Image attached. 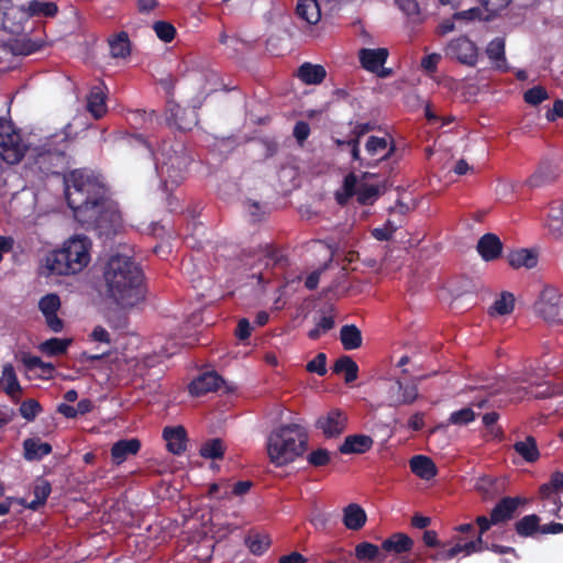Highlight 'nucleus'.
<instances>
[{
    "instance_id": "40",
    "label": "nucleus",
    "mask_w": 563,
    "mask_h": 563,
    "mask_svg": "<svg viewBox=\"0 0 563 563\" xmlns=\"http://www.w3.org/2000/svg\"><path fill=\"white\" fill-rule=\"evenodd\" d=\"M245 542L253 554L261 555L269 548L272 541L267 534L253 533Z\"/></svg>"
},
{
    "instance_id": "23",
    "label": "nucleus",
    "mask_w": 563,
    "mask_h": 563,
    "mask_svg": "<svg viewBox=\"0 0 563 563\" xmlns=\"http://www.w3.org/2000/svg\"><path fill=\"white\" fill-rule=\"evenodd\" d=\"M365 150L373 157L379 156V159H386L393 154L394 145L389 142V137L371 136L365 144Z\"/></svg>"
},
{
    "instance_id": "41",
    "label": "nucleus",
    "mask_w": 563,
    "mask_h": 563,
    "mask_svg": "<svg viewBox=\"0 0 563 563\" xmlns=\"http://www.w3.org/2000/svg\"><path fill=\"white\" fill-rule=\"evenodd\" d=\"M475 489L484 500L493 499L497 495L496 481L490 476H481L475 483Z\"/></svg>"
},
{
    "instance_id": "52",
    "label": "nucleus",
    "mask_w": 563,
    "mask_h": 563,
    "mask_svg": "<svg viewBox=\"0 0 563 563\" xmlns=\"http://www.w3.org/2000/svg\"><path fill=\"white\" fill-rule=\"evenodd\" d=\"M330 460V453L325 449H318L308 455V462L313 466H323Z\"/></svg>"
},
{
    "instance_id": "50",
    "label": "nucleus",
    "mask_w": 563,
    "mask_h": 563,
    "mask_svg": "<svg viewBox=\"0 0 563 563\" xmlns=\"http://www.w3.org/2000/svg\"><path fill=\"white\" fill-rule=\"evenodd\" d=\"M168 120H172L173 123L179 129H188V123H186L183 118L185 111L178 104L170 103L168 107Z\"/></svg>"
},
{
    "instance_id": "8",
    "label": "nucleus",
    "mask_w": 563,
    "mask_h": 563,
    "mask_svg": "<svg viewBox=\"0 0 563 563\" xmlns=\"http://www.w3.org/2000/svg\"><path fill=\"white\" fill-rule=\"evenodd\" d=\"M27 13L18 0H0V27L4 31L19 34Z\"/></svg>"
},
{
    "instance_id": "34",
    "label": "nucleus",
    "mask_w": 563,
    "mask_h": 563,
    "mask_svg": "<svg viewBox=\"0 0 563 563\" xmlns=\"http://www.w3.org/2000/svg\"><path fill=\"white\" fill-rule=\"evenodd\" d=\"M110 54L113 58H125L131 53L129 36L125 32H120L113 38L109 40Z\"/></svg>"
},
{
    "instance_id": "55",
    "label": "nucleus",
    "mask_w": 563,
    "mask_h": 563,
    "mask_svg": "<svg viewBox=\"0 0 563 563\" xmlns=\"http://www.w3.org/2000/svg\"><path fill=\"white\" fill-rule=\"evenodd\" d=\"M396 3L408 16H416L420 13V8L416 0H396Z\"/></svg>"
},
{
    "instance_id": "10",
    "label": "nucleus",
    "mask_w": 563,
    "mask_h": 563,
    "mask_svg": "<svg viewBox=\"0 0 563 563\" xmlns=\"http://www.w3.org/2000/svg\"><path fill=\"white\" fill-rule=\"evenodd\" d=\"M347 417L340 409H331L316 420V428L325 438L339 437L346 428Z\"/></svg>"
},
{
    "instance_id": "20",
    "label": "nucleus",
    "mask_w": 563,
    "mask_h": 563,
    "mask_svg": "<svg viewBox=\"0 0 563 563\" xmlns=\"http://www.w3.org/2000/svg\"><path fill=\"white\" fill-rule=\"evenodd\" d=\"M297 76L306 85H319L325 78L327 71L321 65L303 63L299 67Z\"/></svg>"
},
{
    "instance_id": "57",
    "label": "nucleus",
    "mask_w": 563,
    "mask_h": 563,
    "mask_svg": "<svg viewBox=\"0 0 563 563\" xmlns=\"http://www.w3.org/2000/svg\"><path fill=\"white\" fill-rule=\"evenodd\" d=\"M49 493L51 485L43 479L36 482L34 486V496L36 499H41L42 503H45Z\"/></svg>"
},
{
    "instance_id": "62",
    "label": "nucleus",
    "mask_w": 563,
    "mask_h": 563,
    "mask_svg": "<svg viewBox=\"0 0 563 563\" xmlns=\"http://www.w3.org/2000/svg\"><path fill=\"white\" fill-rule=\"evenodd\" d=\"M515 184L508 180L500 179L496 186V194L500 197H506L515 190Z\"/></svg>"
},
{
    "instance_id": "49",
    "label": "nucleus",
    "mask_w": 563,
    "mask_h": 563,
    "mask_svg": "<svg viewBox=\"0 0 563 563\" xmlns=\"http://www.w3.org/2000/svg\"><path fill=\"white\" fill-rule=\"evenodd\" d=\"M23 363L24 365L29 368V369H33V368H41L43 371V373H47V374H51L54 369V366L53 364L51 363H44L40 357L37 356H31V355H27V356H24L23 357Z\"/></svg>"
},
{
    "instance_id": "35",
    "label": "nucleus",
    "mask_w": 563,
    "mask_h": 563,
    "mask_svg": "<svg viewBox=\"0 0 563 563\" xmlns=\"http://www.w3.org/2000/svg\"><path fill=\"white\" fill-rule=\"evenodd\" d=\"M514 449L529 463H533L539 459L537 442L532 437H527L525 440L516 442Z\"/></svg>"
},
{
    "instance_id": "45",
    "label": "nucleus",
    "mask_w": 563,
    "mask_h": 563,
    "mask_svg": "<svg viewBox=\"0 0 563 563\" xmlns=\"http://www.w3.org/2000/svg\"><path fill=\"white\" fill-rule=\"evenodd\" d=\"M379 554V548L369 542H362L355 548V555L361 561L375 560Z\"/></svg>"
},
{
    "instance_id": "1",
    "label": "nucleus",
    "mask_w": 563,
    "mask_h": 563,
    "mask_svg": "<svg viewBox=\"0 0 563 563\" xmlns=\"http://www.w3.org/2000/svg\"><path fill=\"white\" fill-rule=\"evenodd\" d=\"M65 197L75 219L91 228L108 231L120 222L115 207L106 199V188L90 170L76 169L65 175Z\"/></svg>"
},
{
    "instance_id": "21",
    "label": "nucleus",
    "mask_w": 563,
    "mask_h": 563,
    "mask_svg": "<svg viewBox=\"0 0 563 563\" xmlns=\"http://www.w3.org/2000/svg\"><path fill=\"white\" fill-rule=\"evenodd\" d=\"M140 441L136 439L120 440L111 449V456L114 463L121 464L129 456L134 455L140 450Z\"/></svg>"
},
{
    "instance_id": "54",
    "label": "nucleus",
    "mask_w": 563,
    "mask_h": 563,
    "mask_svg": "<svg viewBox=\"0 0 563 563\" xmlns=\"http://www.w3.org/2000/svg\"><path fill=\"white\" fill-rule=\"evenodd\" d=\"M460 553H461V543L457 542L452 548H450L448 550L438 551L437 553L431 555V559L434 562H439V561L443 562V561H449V560L453 559L454 556H456Z\"/></svg>"
},
{
    "instance_id": "61",
    "label": "nucleus",
    "mask_w": 563,
    "mask_h": 563,
    "mask_svg": "<svg viewBox=\"0 0 563 563\" xmlns=\"http://www.w3.org/2000/svg\"><path fill=\"white\" fill-rule=\"evenodd\" d=\"M440 59L439 54H430L421 60V66L428 71H434Z\"/></svg>"
},
{
    "instance_id": "33",
    "label": "nucleus",
    "mask_w": 563,
    "mask_h": 563,
    "mask_svg": "<svg viewBox=\"0 0 563 563\" xmlns=\"http://www.w3.org/2000/svg\"><path fill=\"white\" fill-rule=\"evenodd\" d=\"M26 460H40L52 451L51 444L34 439H26L23 443Z\"/></svg>"
},
{
    "instance_id": "59",
    "label": "nucleus",
    "mask_w": 563,
    "mask_h": 563,
    "mask_svg": "<svg viewBox=\"0 0 563 563\" xmlns=\"http://www.w3.org/2000/svg\"><path fill=\"white\" fill-rule=\"evenodd\" d=\"M309 133H310V128H309L308 123H306L303 121H299L296 123V125L294 128V136L300 144L307 140V137L309 136Z\"/></svg>"
},
{
    "instance_id": "29",
    "label": "nucleus",
    "mask_w": 563,
    "mask_h": 563,
    "mask_svg": "<svg viewBox=\"0 0 563 563\" xmlns=\"http://www.w3.org/2000/svg\"><path fill=\"white\" fill-rule=\"evenodd\" d=\"M548 227L551 233L556 238L563 236V202L553 201L550 205L548 214Z\"/></svg>"
},
{
    "instance_id": "17",
    "label": "nucleus",
    "mask_w": 563,
    "mask_h": 563,
    "mask_svg": "<svg viewBox=\"0 0 563 563\" xmlns=\"http://www.w3.org/2000/svg\"><path fill=\"white\" fill-rule=\"evenodd\" d=\"M373 439L365 434L347 435L340 445L343 454H362L373 446Z\"/></svg>"
},
{
    "instance_id": "11",
    "label": "nucleus",
    "mask_w": 563,
    "mask_h": 563,
    "mask_svg": "<svg viewBox=\"0 0 563 563\" xmlns=\"http://www.w3.org/2000/svg\"><path fill=\"white\" fill-rule=\"evenodd\" d=\"M59 308L60 300L55 294H48L38 301V309L45 317L47 327L54 332H60L64 328L62 319L57 316Z\"/></svg>"
},
{
    "instance_id": "16",
    "label": "nucleus",
    "mask_w": 563,
    "mask_h": 563,
    "mask_svg": "<svg viewBox=\"0 0 563 563\" xmlns=\"http://www.w3.org/2000/svg\"><path fill=\"white\" fill-rule=\"evenodd\" d=\"M362 66L369 71H376L382 67L388 57L387 48H362L358 52Z\"/></svg>"
},
{
    "instance_id": "7",
    "label": "nucleus",
    "mask_w": 563,
    "mask_h": 563,
    "mask_svg": "<svg viewBox=\"0 0 563 563\" xmlns=\"http://www.w3.org/2000/svg\"><path fill=\"white\" fill-rule=\"evenodd\" d=\"M537 312L551 324L563 322L562 296L553 287H545L536 303Z\"/></svg>"
},
{
    "instance_id": "47",
    "label": "nucleus",
    "mask_w": 563,
    "mask_h": 563,
    "mask_svg": "<svg viewBox=\"0 0 563 563\" xmlns=\"http://www.w3.org/2000/svg\"><path fill=\"white\" fill-rule=\"evenodd\" d=\"M549 98L548 91L542 86H536L525 92L523 99L531 106H537Z\"/></svg>"
},
{
    "instance_id": "4",
    "label": "nucleus",
    "mask_w": 563,
    "mask_h": 563,
    "mask_svg": "<svg viewBox=\"0 0 563 563\" xmlns=\"http://www.w3.org/2000/svg\"><path fill=\"white\" fill-rule=\"evenodd\" d=\"M90 240L76 234L64 242L59 250L46 256L45 266L54 275L80 273L90 262Z\"/></svg>"
},
{
    "instance_id": "60",
    "label": "nucleus",
    "mask_w": 563,
    "mask_h": 563,
    "mask_svg": "<svg viewBox=\"0 0 563 563\" xmlns=\"http://www.w3.org/2000/svg\"><path fill=\"white\" fill-rule=\"evenodd\" d=\"M336 144L340 145V146L341 145L349 146L351 155H352V158L354 161H358V162L362 163V159H361V156H360V147H358L360 141H357V139H350L347 141L336 140Z\"/></svg>"
},
{
    "instance_id": "28",
    "label": "nucleus",
    "mask_w": 563,
    "mask_h": 563,
    "mask_svg": "<svg viewBox=\"0 0 563 563\" xmlns=\"http://www.w3.org/2000/svg\"><path fill=\"white\" fill-rule=\"evenodd\" d=\"M508 263L514 268H533L538 264V254L527 249L514 251L508 255Z\"/></svg>"
},
{
    "instance_id": "51",
    "label": "nucleus",
    "mask_w": 563,
    "mask_h": 563,
    "mask_svg": "<svg viewBox=\"0 0 563 563\" xmlns=\"http://www.w3.org/2000/svg\"><path fill=\"white\" fill-rule=\"evenodd\" d=\"M325 361V354L319 353L313 360H311L307 364V371L311 373H317L320 376L324 375L327 373Z\"/></svg>"
},
{
    "instance_id": "13",
    "label": "nucleus",
    "mask_w": 563,
    "mask_h": 563,
    "mask_svg": "<svg viewBox=\"0 0 563 563\" xmlns=\"http://www.w3.org/2000/svg\"><path fill=\"white\" fill-rule=\"evenodd\" d=\"M418 387L416 385H404L400 379L388 389V401L390 406L410 405L418 398Z\"/></svg>"
},
{
    "instance_id": "26",
    "label": "nucleus",
    "mask_w": 563,
    "mask_h": 563,
    "mask_svg": "<svg viewBox=\"0 0 563 563\" xmlns=\"http://www.w3.org/2000/svg\"><path fill=\"white\" fill-rule=\"evenodd\" d=\"M87 110L96 118H101L106 111V96L102 86H96L87 98Z\"/></svg>"
},
{
    "instance_id": "42",
    "label": "nucleus",
    "mask_w": 563,
    "mask_h": 563,
    "mask_svg": "<svg viewBox=\"0 0 563 563\" xmlns=\"http://www.w3.org/2000/svg\"><path fill=\"white\" fill-rule=\"evenodd\" d=\"M539 522L540 519L537 515L525 516L516 523V530L518 534L522 537H529L532 536L537 530L540 531Z\"/></svg>"
},
{
    "instance_id": "3",
    "label": "nucleus",
    "mask_w": 563,
    "mask_h": 563,
    "mask_svg": "<svg viewBox=\"0 0 563 563\" xmlns=\"http://www.w3.org/2000/svg\"><path fill=\"white\" fill-rule=\"evenodd\" d=\"M107 296L123 309L141 303L145 298L140 266L126 255L111 256L103 269Z\"/></svg>"
},
{
    "instance_id": "22",
    "label": "nucleus",
    "mask_w": 563,
    "mask_h": 563,
    "mask_svg": "<svg viewBox=\"0 0 563 563\" xmlns=\"http://www.w3.org/2000/svg\"><path fill=\"white\" fill-rule=\"evenodd\" d=\"M365 510L357 504H350L343 510V522L347 529L358 530L366 522Z\"/></svg>"
},
{
    "instance_id": "2",
    "label": "nucleus",
    "mask_w": 563,
    "mask_h": 563,
    "mask_svg": "<svg viewBox=\"0 0 563 563\" xmlns=\"http://www.w3.org/2000/svg\"><path fill=\"white\" fill-rule=\"evenodd\" d=\"M69 128L68 124L64 131L46 137L40 144L26 146L12 125L0 120V156L8 164H16L26 155L30 163L40 172L55 173L56 167L66 163L65 151Z\"/></svg>"
},
{
    "instance_id": "36",
    "label": "nucleus",
    "mask_w": 563,
    "mask_h": 563,
    "mask_svg": "<svg viewBox=\"0 0 563 563\" xmlns=\"http://www.w3.org/2000/svg\"><path fill=\"white\" fill-rule=\"evenodd\" d=\"M335 373H344L345 382L352 383L357 378V364L350 356L340 357L333 367Z\"/></svg>"
},
{
    "instance_id": "12",
    "label": "nucleus",
    "mask_w": 563,
    "mask_h": 563,
    "mask_svg": "<svg viewBox=\"0 0 563 563\" xmlns=\"http://www.w3.org/2000/svg\"><path fill=\"white\" fill-rule=\"evenodd\" d=\"M241 261L250 268L260 267L261 265L267 268L277 264L279 257L266 245L264 247L244 250Z\"/></svg>"
},
{
    "instance_id": "31",
    "label": "nucleus",
    "mask_w": 563,
    "mask_h": 563,
    "mask_svg": "<svg viewBox=\"0 0 563 563\" xmlns=\"http://www.w3.org/2000/svg\"><path fill=\"white\" fill-rule=\"evenodd\" d=\"M486 54L498 69H506L505 41L501 37H496L488 43Z\"/></svg>"
},
{
    "instance_id": "6",
    "label": "nucleus",
    "mask_w": 563,
    "mask_h": 563,
    "mask_svg": "<svg viewBox=\"0 0 563 563\" xmlns=\"http://www.w3.org/2000/svg\"><path fill=\"white\" fill-rule=\"evenodd\" d=\"M380 194L382 188L379 186L364 183L358 184L356 176L350 174L344 179L343 191L336 192V200L340 205H344L353 195H357L358 202L369 205L373 203Z\"/></svg>"
},
{
    "instance_id": "38",
    "label": "nucleus",
    "mask_w": 563,
    "mask_h": 563,
    "mask_svg": "<svg viewBox=\"0 0 563 563\" xmlns=\"http://www.w3.org/2000/svg\"><path fill=\"white\" fill-rule=\"evenodd\" d=\"M1 379L7 384L4 387L5 393L10 397L14 398L15 395L20 393L21 386L11 364L3 365Z\"/></svg>"
},
{
    "instance_id": "27",
    "label": "nucleus",
    "mask_w": 563,
    "mask_h": 563,
    "mask_svg": "<svg viewBox=\"0 0 563 563\" xmlns=\"http://www.w3.org/2000/svg\"><path fill=\"white\" fill-rule=\"evenodd\" d=\"M412 473L422 479H431L437 474V467L431 459L424 455H416L410 460Z\"/></svg>"
},
{
    "instance_id": "15",
    "label": "nucleus",
    "mask_w": 563,
    "mask_h": 563,
    "mask_svg": "<svg viewBox=\"0 0 563 563\" xmlns=\"http://www.w3.org/2000/svg\"><path fill=\"white\" fill-rule=\"evenodd\" d=\"M503 250V244L499 238L493 233L484 234L478 243L477 251L483 257L484 261H494L496 260Z\"/></svg>"
},
{
    "instance_id": "58",
    "label": "nucleus",
    "mask_w": 563,
    "mask_h": 563,
    "mask_svg": "<svg viewBox=\"0 0 563 563\" xmlns=\"http://www.w3.org/2000/svg\"><path fill=\"white\" fill-rule=\"evenodd\" d=\"M510 1L511 0H482V3L489 13L496 14L505 9Z\"/></svg>"
},
{
    "instance_id": "32",
    "label": "nucleus",
    "mask_w": 563,
    "mask_h": 563,
    "mask_svg": "<svg viewBox=\"0 0 563 563\" xmlns=\"http://www.w3.org/2000/svg\"><path fill=\"white\" fill-rule=\"evenodd\" d=\"M340 340L345 350H355L362 345V333L354 324L343 325Z\"/></svg>"
},
{
    "instance_id": "5",
    "label": "nucleus",
    "mask_w": 563,
    "mask_h": 563,
    "mask_svg": "<svg viewBox=\"0 0 563 563\" xmlns=\"http://www.w3.org/2000/svg\"><path fill=\"white\" fill-rule=\"evenodd\" d=\"M307 435L295 423L274 429L267 438V454L276 466H284L300 456L306 449Z\"/></svg>"
},
{
    "instance_id": "24",
    "label": "nucleus",
    "mask_w": 563,
    "mask_h": 563,
    "mask_svg": "<svg viewBox=\"0 0 563 563\" xmlns=\"http://www.w3.org/2000/svg\"><path fill=\"white\" fill-rule=\"evenodd\" d=\"M519 505V499L506 497L501 499L492 510V522L497 525L512 517Z\"/></svg>"
},
{
    "instance_id": "9",
    "label": "nucleus",
    "mask_w": 563,
    "mask_h": 563,
    "mask_svg": "<svg viewBox=\"0 0 563 563\" xmlns=\"http://www.w3.org/2000/svg\"><path fill=\"white\" fill-rule=\"evenodd\" d=\"M445 55L456 59L461 64L474 66L478 58V48L474 42L466 36L452 40L445 47Z\"/></svg>"
},
{
    "instance_id": "63",
    "label": "nucleus",
    "mask_w": 563,
    "mask_h": 563,
    "mask_svg": "<svg viewBox=\"0 0 563 563\" xmlns=\"http://www.w3.org/2000/svg\"><path fill=\"white\" fill-rule=\"evenodd\" d=\"M548 121H555L556 118H563V100H556L553 104V109L549 110L545 114Z\"/></svg>"
},
{
    "instance_id": "14",
    "label": "nucleus",
    "mask_w": 563,
    "mask_h": 563,
    "mask_svg": "<svg viewBox=\"0 0 563 563\" xmlns=\"http://www.w3.org/2000/svg\"><path fill=\"white\" fill-rule=\"evenodd\" d=\"M223 383L224 380L216 372H206L191 382L189 391L194 396H200L218 390Z\"/></svg>"
},
{
    "instance_id": "46",
    "label": "nucleus",
    "mask_w": 563,
    "mask_h": 563,
    "mask_svg": "<svg viewBox=\"0 0 563 563\" xmlns=\"http://www.w3.org/2000/svg\"><path fill=\"white\" fill-rule=\"evenodd\" d=\"M153 30H154L156 36L165 43L170 42L175 37V34H176V29L173 26V24H170L169 22H166V21L155 22L153 24Z\"/></svg>"
},
{
    "instance_id": "44",
    "label": "nucleus",
    "mask_w": 563,
    "mask_h": 563,
    "mask_svg": "<svg viewBox=\"0 0 563 563\" xmlns=\"http://www.w3.org/2000/svg\"><path fill=\"white\" fill-rule=\"evenodd\" d=\"M475 417V411L471 407H465L457 411H453L448 419V423L454 426H465L474 421Z\"/></svg>"
},
{
    "instance_id": "25",
    "label": "nucleus",
    "mask_w": 563,
    "mask_h": 563,
    "mask_svg": "<svg viewBox=\"0 0 563 563\" xmlns=\"http://www.w3.org/2000/svg\"><path fill=\"white\" fill-rule=\"evenodd\" d=\"M296 12L300 19L311 25L317 24L321 18L318 0H299Z\"/></svg>"
},
{
    "instance_id": "48",
    "label": "nucleus",
    "mask_w": 563,
    "mask_h": 563,
    "mask_svg": "<svg viewBox=\"0 0 563 563\" xmlns=\"http://www.w3.org/2000/svg\"><path fill=\"white\" fill-rule=\"evenodd\" d=\"M41 405L34 399H27L23 401L20 406L21 416L29 421L34 420V418L41 412Z\"/></svg>"
},
{
    "instance_id": "39",
    "label": "nucleus",
    "mask_w": 563,
    "mask_h": 563,
    "mask_svg": "<svg viewBox=\"0 0 563 563\" xmlns=\"http://www.w3.org/2000/svg\"><path fill=\"white\" fill-rule=\"evenodd\" d=\"M515 307V297L510 292H503L490 307L492 314L505 316L512 312Z\"/></svg>"
},
{
    "instance_id": "19",
    "label": "nucleus",
    "mask_w": 563,
    "mask_h": 563,
    "mask_svg": "<svg viewBox=\"0 0 563 563\" xmlns=\"http://www.w3.org/2000/svg\"><path fill=\"white\" fill-rule=\"evenodd\" d=\"M558 177V168L551 162H543L538 170L527 180L531 188L540 187L553 181Z\"/></svg>"
},
{
    "instance_id": "37",
    "label": "nucleus",
    "mask_w": 563,
    "mask_h": 563,
    "mask_svg": "<svg viewBox=\"0 0 563 563\" xmlns=\"http://www.w3.org/2000/svg\"><path fill=\"white\" fill-rule=\"evenodd\" d=\"M71 340L53 338L40 344V350L48 356L64 354Z\"/></svg>"
},
{
    "instance_id": "30",
    "label": "nucleus",
    "mask_w": 563,
    "mask_h": 563,
    "mask_svg": "<svg viewBox=\"0 0 563 563\" xmlns=\"http://www.w3.org/2000/svg\"><path fill=\"white\" fill-rule=\"evenodd\" d=\"M413 541L405 533H394L382 543V548L388 552L404 553L411 550Z\"/></svg>"
},
{
    "instance_id": "53",
    "label": "nucleus",
    "mask_w": 563,
    "mask_h": 563,
    "mask_svg": "<svg viewBox=\"0 0 563 563\" xmlns=\"http://www.w3.org/2000/svg\"><path fill=\"white\" fill-rule=\"evenodd\" d=\"M485 549H488V547L484 543L483 537L481 536H478L476 540L466 542L464 544L461 543V553L463 552L465 555L482 552Z\"/></svg>"
},
{
    "instance_id": "64",
    "label": "nucleus",
    "mask_w": 563,
    "mask_h": 563,
    "mask_svg": "<svg viewBox=\"0 0 563 563\" xmlns=\"http://www.w3.org/2000/svg\"><path fill=\"white\" fill-rule=\"evenodd\" d=\"M279 563H307V559L298 552L279 558Z\"/></svg>"
},
{
    "instance_id": "18",
    "label": "nucleus",
    "mask_w": 563,
    "mask_h": 563,
    "mask_svg": "<svg viewBox=\"0 0 563 563\" xmlns=\"http://www.w3.org/2000/svg\"><path fill=\"white\" fill-rule=\"evenodd\" d=\"M163 437L173 454H180L186 450V431L183 427L165 428Z\"/></svg>"
},
{
    "instance_id": "56",
    "label": "nucleus",
    "mask_w": 563,
    "mask_h": 563,
    "mask_svg": "<svg viewBox=\"0 0 563 563\" xmlns=\"http://www.w3.org/2000/svg\"><path fill=\"white\" fill-rule=\"evenodd\" d=\"M12 49L15 54L29 55L33 51H35V45L33 43H31L30 41L22 38V40H16L12 44Z\"/></svg>"
},
{
    "instance_id": "43",
    "label": "nucleus",
    "mask_w": 563,
    "mask_h": 563,
    "mask_svg": "<svg viewBox=\"0 0 563 563\" xmlns=\"http://www.w3.org/2000/svg\"><path fill=\"white\" fill-rule=\"evenodd\" d=\"M224 453V445L220 439H213L211 441L206 442L201 449L200 454L206 459H220Z\"/></svg>"
}]
</instances>
